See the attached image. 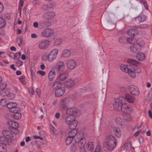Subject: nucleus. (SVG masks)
Returning <instances> with one entry per match:
<instances>
[{"instance_id": "58", "label": "nucleus", "mask_w": 152, "mask_h": 152, "mask_svg": "<svg viewBox=\"0 0 152 152\" xmlns=\"http://www.w3.org/2000/svg\"><path fill=\"white\" fill-rule=\"evenodd\" d=\"M6 56V54L4 52L0 51V57L2 58H5Z\"/></svg>"}, {"instance_id": "30", "label": "nucleus", "mask_w": 152, "mask_h": 152, "mask_svg": "<svg viewBox=\"0 0 152 152\" xmlns=\"http://www.w3.org/2000/svg\"><path fill=\"white\" fill-rule=\"evenodd\" d=\"M136 58L139 61H143L145 58V55L144 54L142 53H138L136 56Z\"/></svg>"}, {"instance_id": "25", "label": "nucleus", "mask_w": 152, "mask_h": 152, "mask_svg": "<svg viewBox=\"0 0 152 152\" xmlns=\"http://www.w3.org/2000/svg\"><path fill=\"white\" fill-rule=\"evenodd\" d=\"M56 76V72L54 70H50L48 74V78L50 81H53L55 77Z\"/></svg>"}, {"instance_id": "50", "label": "nucleus", "mask_w": 152, "mask_h": 152, "mask_svg": "<svg viewBox=\"0 0 152 152\" xmlns=\"http://www.w3.org/2000/svg\"><path fill=\"white\" fill-rule=\"evenodd\" d=\"M135 20L136 22L138 24H139L141 23H142L141 22V19L140 18V16H138L135 18Z\"/></svg>"}, {"instance_id": "36", "label": "nucleus", "mask_w": 152, "mask_h": 152, "mask_svg": "<svg viewBox=\"0 0 152 152\" xmlns=\"http://www.w3.org/2000/svg\"><path fill=\"white\" fill-rule=\"evenodd\" d=\"M14 114H13V116H14V118L16 119H19L21 117V114L20 113L18 112V111L17 112H13Z\"/></svg>"}, {"instance_id": "20", "label": "nucleus", "mask_w": 152, "mask_h": 152, "mask_svg": "<svg viewBox=\"0 0 152 152\" xmlns=\"http://www.w3.org/2000/svg\"><path fill=\"white\" fill-rule=\"evenodd\" d=\"M56 68L58 72L63 71L65 69L64 62L62 61H59L57 64Z\"/></svg>"}, {"instance_id": "62", "label": "nucleus", "mask_w": 152, "mask_h": 152, "mask_svg": "<svg viewBox=\"0 0 152 152\" xmlns=\"http://www.w3.org/2000/svg\"><path fill=\"white\" fill-rule=\"evenodd\" d=\"M131 144L130 143H128L126 144L125 145V147L126 148L127 146L126 149L127 148L129 149V148H131Z\"/></svg>"}, {"instance_id": "27", "label": "nucleus", "mask_w": 152, "mask_h": 152, "mask_svg": "<svg viewBox=\"0 0 152 152\" xmlns=\"http://www.w3.org/2000/svg\"><path fill=\"white\" fill-rule=\"evenodd\" d=\"M113 132L116 137L118 138L121 137L122 133L119 128L118 127L114 128L113 129Z\"/></svg>"}, {"instance_id": "59", "label": "nucleus", "mask_w": 152, "mask_h": 152, "mask_svg": "<svg viewBox=\"0 0 152 152\" xmlns=\"http://www.w3.org/2000/svg\"><path fill=\"white\" fill-rule=\"evenodd\" d=\"M16 63L19 66H20L23 65V62L22 61L20 60H18L17 61Z\"/></svg>"}, {"instance_id": "43", "label": "nucleus", "mask_w": 152, "mask_h": 152, "mask_svg": "<svg viewBox=\"0 0 152 152\" xmlns=\"http://www.w3.org/2000/svg\"><path fill=\"white\" fill-rule=\"evenodd\" d=\"M74 139L69 136H68L66 139V145H69L72 141V140Z\"/></svg>"}, {"instance_id": "7", "label": "nucleus", "mask_w": 152, "mask_h": 152, "mask_svg": "<svg viewBox=\"0 0 152 152\" xmlns=\"http://www.w3.org/2000/svg\"><path fill=\"white\" fill-rule=\"evenodd\" d=\"M58 53V50L57 49H54L52 50L48 55V61L51 62L55 60L57 57Z\"/></svg>"}, {"instance_id": "17", "label": "nucleus", "mask_w": 152, "mask_h": 152, "mask_svg": "<svg viewBox=\"0 0 152 152\" xmlns=\"http://www.w3.org/2000/svg\"><path fill=\"white\" fill-rule=\"evenodd\" d=\"M68 136L74 139L75 140L80 136L79 134H77V131L76 129L70 131L68 133Z\"/></svg>"}, {"instance_id": "56", "label": "nucleus", "mask_w": 152, "mask_h": 152, "mask_svg": "<svg viewBox=\"0 0 152 152\" xmlns=\"http://www.w3.org/2000/svg\"><path fill=\"white\" fill-rule=\"evenodd\" d=\"M37 73L42 76H44L45 74V72L40 70H38L37 71Z\"/></svg>"}, {"instance_id": "5", "label": "nucleus", "mask_w": 152, "mask_h": 152, "mask_svg": "<svg viewBox=\"0 0 152 152\" xmlns=\"http://www.w3.org/2000/svg\"><path fill=\"white\" fill-rule=\"evenodd\" d=\"M7 124L9 126V129L11 130L14 134H18L19 131L17 128L19 127L18 124L12 121H8L7 122Z\"/></svg>"}, {"instance_id": "9", "label": "nucleus", "mask_w": 152, "mask_h": 152, "mask_svg": "<svg viewBox=\"0 0 152 152\" xmlns=\"http://www.w3.org/2000/svg\"><path fill=\"white\" fill-rule=\"evenodd\" d=\"M17 104L15 102H9L7 104V107L10 112H17L19 111V108L17 107Z\"/></svg>"}, {"instance_id": "8", "label": "nucleus", "mask_w": 152, "mask_h": 152, "mask_svg": "<svg viewBox=\"0 0 152 152\" xmlns=\"http://www.w3.org/2000/svg\"><path fill=\"white\" fill-rule=\"evenodd\" d=\"M128 90L133 95L137 96L140 93V91L138 88L136 86L131 85L128 87Z\"/></svg>"}, {"instance_id": "64", "label": "nucleus", "mask_w": 152, "mask_h": 152, "mask_svg": "<svg viewBox=\"0 0 152 152\" xmlns=\"http://www.w3.org/2000/svg\"><path fill=\"white\" fill-rule=\"evenodd\" d=\"M31 36L32 38H36L38 37L37 35L34 33L31 34Z\"/></svg>"}, {"instance_id": "57", "label": "nucleus", "mask_w": 152, "mask_h": 152, "mask_svg": "<svg viewBox=\"0 0 152 152\" xmlns=\"http://www.w3.org/2000/svg\"><path fill=\"white\" fill-rule=\"evenodd\" d=\"M101 150V147L100 146L98 145L97 146L94 152H100Z\"/></svg>"}, {"instance_id": "28", "label": "nucleus", "mask_w": 152, "mask_h": 152, "mask_svg": "<svg viewBox=\"0 0 152 152\" xmlns=\"http://www.w3.org/2000/svg\"><path fill=\"white\" fill-rule=\"evenodd\" d=\"M71 54L70 50L68 49H65L62 51L61 55L63 57L67 58L69 57Z\"/></svg>"}, {"instance_id": "32", "label": "nucleus", "mask_w": 152, "mask_h": 152, "mask_svg": "<svg viewBox=\"0 0 152 152\" xmlns=\"http://www.w3.org/2000/svg\"><path fill=\"white\" fill-rule=\"evenodd\" d=\"M62 83L59 81H56L54 84L53 86V88L55 89H56L58 88H61Z\"/></svg>"}, {"instance_id": "48", "label": "nucleus", "mask_w": 152, "mask_h": 152, "mask_svg": "<svg viewBox=\"0 0 152 152\" xmlns=\"http://www.w3.org/2000/svg\"><path fill=\"white\" fill-rule=\"evenodd\" d=\"M139 16H140V18L141 19V22H143L145 21L147 19L146 16L144 15H141Z\"/></svg>"}, {"instance_id": "24", "label": "nucleus", "mask_w": 152, "mask_h": 152, "mask_svg": "<svg viewBox=\"0 0 152 152\" xmlns=\"http://www.w3.org/2000/svg\"><path fill=\"white\" fill-rule=\"evenodd\" d=\"M75 84V81L72 79L68 80L65 83V85L66 87L68 88L73 87Z\"/></svg>"}, {"instance_id": "10", "label": "nucleus", "mask_w": 152, "mask_h": 152, "mask_svg": "<svg viewBox=\"0 0 152 152\" xmlns=\"http://www.w3.org/2000/svg\"><path fill=\"white\" fill-rule=\"evenodd\" d=\"M53 33L54 31L53 29L50 28H47L42 32L41 34L42 37L48 38L52 36Z\"/></svg>"}, {"instance_id": "19", "label": "nucleus", "mask_w": 152, "mask_h": 152, "mask_svg": "<svg viewBox=\"0 0 152 152\" xmlns=\"http://www.w3.org/2000/svg\"><path fill=\"white\" fill-rule=\"evenodd\" d=\"M68 76V73L66 71L64 72L60 73L57 76V79L59 81H63L67 78Z\"/></svg>"}, {"instance_id": "34", "label": "nucleus", "mask_w": 152, "mask_h": 152, "mask_svg": "<svg viewBox=\"0 0 152 152\" xmlns=\"http://www.w3.org/2000/svg\"><path fill=\"white\" fill-rule=\"evenodd\" d=\"M0 143V152H6L7 149L6 145H6L2 142H1Z\"/></svg>"}, {"instance_id": "42", "label": "nucleus", "mask_w": 152, "mask_h": 152, "mask_svg": "<svg viewBox=\"0 0 152 152\" xmlns=\"http://www.w3.org/2000/svg\"><path fill=\"white\" fill-rule=\"evenodd\" d=\"M62 42V39L60 38L56 39L54 42V45L56 46H58L60 45Z\"/></svg>"}, {"instance_id": "26", "label": "nucleus", "mask_w": 152, "mask_h": 152, "mask_svg": "<svg viewBox=\"0 0 152 152\" xmlns=\"http://www.w3.org/2000/svg\"><path fill=\"white\" fill-rule=\"evenodd\" d=\"M129 35L132 37H134L138 34V31L135 29H130L127 32Z\"/></svg>"}, {"instance_id": "44", "label": "nucleus", "mask_w": 152, "mask_h": 152, "mask_svg": "<svg viewBox=\"0 0 152 152\" xmlns=\"http://www.w3.org/2000/svg\"><path fill=\"white\" fill-rule=\"evenodd\" d=\"M149 25L146 24H142L138 25V27L140 28H148Z\"/></svg>"}, {"instance_id": "49", "label": "nucleus", "mask_w": 152, "mask_h": 152, "mask_svg": "<svg viewBox=\"0 0 152 152\" xmlns=\"http://www.w3.org/2000/svg\"><path fill=\"white\" fill-rule=\"evenodd\" d=\"M133 69L134 71H133V72L135 73L136 72L139 73L140 72H141V69L137 66L136 69L135 68V69Z\"/></svg>"}, {"instance_id": "13", "label": "nucleus", "mask_w": 152, "mask_h": 152, "mask_svg": "<svg viewBox=\"0 0 152 152\" xmlns=\"http://www.w3.org/2000/svg\"><path fill=\"white\" fill-rule=\"evenodd\" d=\"M78 113V110L75 108H70L66 110V114L69 116H71L75 117Z\"/></svg>"}, {"instance_id": "16", "label": "nucleus", "mask_w": 152, "mask_h": 152, "mask_svg": "<svg viewBox=\"0 0 152 152\" xmlns=\"http://www.w3.org/2000/svg\"><path fill=\"white\" fill-rule=\"evenodd\" d=\"M55 15L54 12L50 11L45 12L42 15V18L46 20H51Z\"/></svg>"}, {"instance_id": "61", "label": "nucleus", "mask_w": 152, "mask_h": 152, "mask_svg": "<svg viewBox=\"0 0 152 152\" xmlns=\"http://www.w3.org/2000/svg\"><path fill=\"white\" fill-rule=\"evenodd\" d=\"M4 7L2 4L0 2V13H1L4 10Z\"/></svg>"}, {"instance_id": "52", "label": "nucleus", "mask_w": 152, "mask_h": 152, "mask_svg": "<svg viewBox=\"0 0 152 152\" xmlns=\"http://www.w3.org/2000/svg\"><path fill=\"white\" fill-rule=\"evenodd\" d=\"M119 40L120 43H124L126 41V38L124 37H121L119 39Z\"/></svg>"}, {"instance_id": "4", "label": "nucleus", "mask_w": 152, "mask_h": 152, "mask_svg": "<svg viewBox=\"0 0 152 152\" xmlns=\"http://www.w3.org/2000/svg\"><path fill=\"white\" fill-rule=\"evenodd\" d=\"M124 99L121 97L115 99V102L113 103L114 109L118 111H121L123 104L124 103Z\"/></svg>"}, {"instance_id": "21", "label": "nucleus", "mask_w": 152, "mask_h": 152, "mask_svg": "<svg viewBox=\"0 0 152 152\" xmlns=\"http://www.w3.org/2000/svg\"><path fill=\"white\" fill-rule=\"evenodd\" d=\"M51 25V22L49 21L42 20L39 23V26L40 28L50 26Z\"/></svg>"}, {"instance_id": "14", "label": "nucleus", "mask_w": 152, "mask_h": 152, "mask_svg": "<svg viewBox=\"0 0 152 152\" xmlns=\"http://www.w3.org/2000/svg\"><path fill=\"white\" fill-rule=\"evenodd\" d=\"M127 61L129 64V66L132 69L135 68L136 69L137 67V65L140 62L136 61L135 59L130 58H128L127 60Z\"/></svg>"}, {"instance_id": "37", "label": "nucleus", "mask_w": 152, "mask_h": 152, "mask_svg": "<svg viewBox=\"0 0 152 152\" xmlns=\"http://www.w3.org/2000/svg\"><path fill=\"white\" fill-rule=\"evenodd\" d=\"M6 25L5 20L3 18L0 17V28L4 27Z\"/></svg>"}, {"instance_id": "39", "label": "nucleus", "mask_w": 152, "mask_h": 152, "mask_svg": "<svg viewBox=\"0 0 152 152\" xmlns=\"http://www.w3.org/2000/svg\"><path fill=\"white\" fill-rule=\"evenodd\" d=\"M87 148L89 150H91L94 148L93 143L92 142H89L87 144Z\"/></svg>"}, {"instance_id": "33", "label": "nucleus", "mask_w": 152, "mask_h": 152, "mask_svg": "<svg viewBox=\"0 0 152 152\" xmlns=\"http://www.w3.org/2000/svg\"><path fill=\"white\" fill-rule=\"evenodd\" d=\"M77 124V121L75 120H73V121L68 125L69 128L70 129H74L75 128Z\"/></svg>"}, {"instance_id": "15", "label": "nucleus", "mask_w": 152, "mask_h": 152, "mask_svg": "<svg viewBox=\"0 0 152 152\" xmlns=\"http://www.w3.org/2000/svg\"><path fill=\"white\" fill-rule=\"evenodd\" d=\"M75 142L77 143L80 148H83L86 143V140L85 138L79 137L77 138L75 140Z\"/></svg>"}, {"instance_id": "55", "label": "nucleus", "mask_w": 152, "mask_h": 152, "mask_svg": "<svg viewBox=\"0 0 152 152\" xmlns=\"http://www.w3.org/2000/svg\"><path fill=\"white\" fill-rule=\"evenodd\" d=\"M0 95L3 96H7V93H5L4 90H2L0 91Z\"/></svg>"}, {"instance_id": "54", "label": "nucleus", "mask_w": 152, "mask_h": 152, "mask_svg": "<svg viewBox=\"0 0 152 152\" xmlns=\"http://www.w3.org/2000/svg\"><path fill=\"white\" fill-rule=\"evenodd\" d=\"M25 78V76L24 75H22L19 78V80L22 83V84H25V83H23V82H24V79Z\"/></svg>"}, {"instance_id": "60", "label": "nucleus", "mask_w": 152, "mask_h": 152, "mask_svg": "<svg viewBox=\"0 0 152 152\" xmlns=\"http://www.w3.org/2000/svg\"><path fill=\"white\" fill-rule=\"evenodd\" d=\"M7 86V84L6 83H3L1 86V88L2 89V90H3V89H4Z\"/></svg>"}, {"instance_id": "18", "label": "nucleus", "mask_w": 152, "mask_h": 152, "mask_svg": "<svg viewBox=\"0 0 152 152\" xmlns=\"http://www.w3.org/2000/svg\"><path fill=\"white\" fill-rule=\"evenodd\" d=\"M76 65V62L74 60L69 59L66 61V66L67 67L70 69L74 68Z\"/></svg>"}, {"instance_id": "45", "label": "nucleus", "mask_w": 152, "mask_h": 152, "mask_svg": "<svg viewBox=\"0 0 152 152\" xmlns=\"http://www.w3.org/2000/svg\"><path fill=\"white\" fill-rule=\"evenodd\" d=\"M15 94H14L10 93L8 94V93H7V96L8 98L10 100L13 99L15 97Z\"/></svg>"}, {"instance_id": "63", "label": "nucleus", "mask_w": 152, "mask_h": 152, "mask_svg": "<svg viewBox=\"0 0 152 152\" xmlns=\"http://www.w3.org/2000/svg\"><path fill=\"white\" fill-rule=\"evenodd\" d=\"M51 130L52 131L53 133V134H55L56 133V129L53 126H51Z\"/></svg>"}, {"instance_id": "46", "label": "nucleus", "mask_w": 152, "mask_h": 152, "mask_svg": "<svg viewBox=\"0 0 152 152\" xmlns=\"http://www.w3.org/2000/svg\"><path fill=\"white\" fill-rule=\"evenodd\" d=\"M48 8L51 9L54 7L56 6V4L54 2H50L48 4Z\"/></svg>"}, {"instance_id": "47", "label": "nucleus", "mask_w": 152, "mask_h": 152, "mask_svg": "<svg viewBox=\"0 0 152 152\" xmlns=\"http://www.w3.org/2000/svg\"><path fill=\"white\" fill-rule=\"evenodd\" d=\"M41 9L44 10H48V4H43L41 7Z\"/></svg>"}, {"instance_id": "51", "label": "nucleus", "mask_w": 152, "mask_h": 152, "mask_svg": "<svg viewBox=\"0 0 152 152\" xmlns=\"http://www.w3.org/2000/svg\"><path fill=\"white\" fill-rule=\"evenodd\" d=\"M20 54L21 53L20 52L16 53L14 55L15 58H16L17 59L19 58L20 57Z\"/></svg>"}, {"instance_id": "35", "label": "nucleus", "mask_w": 152, "mask_h": 152, "mask_svg": "<svg viewBox=\"0 0 152 152\" xmlns=\"http://www.w3.org/2000/svg\"><path fill=\"white\" fill-rule=\"evenodd\" d=\"M130 50L132 52L135 53L138 51L139 49L137 46L133 45L130 47Z\"/></svg>"}, {"instance_id": "3", "label": "nucleus", "mask_w": 152, "mask_h": 152, "mask_svg": "<svg viewBox=\"0 0 152 152\" xmlns=\"http://www.w3.org/2000/svg\"><path fill=\"white\" fill-rule=\"evenodd\" d=\"M121 111L124 114V120L126 121H129L131 120L132 116L130 114L133 113L134 110L131 105L126 103H124Z\"/></svg>"}, {"instance_id": "6", "label": "nucleus", "mask_w": 152, "mask_h": 152, "mask_svg": "<svg viewBox=\"0 0 152 152\" xmlns=\"http://www.w3.org/2000/svg\"><path fill=\"white\" fill-rule=\"evenodd\" d=\"M128 66L122 64L120 66L121 69L123 72H127L129 75L132 78H134L136 77V75L131 69L128 68Z\"/></svg>"}, {"instance_id": "40", "label": "nucleus", "mask_w": 152, "mask_h": 152, "mask_svg": "<svg viewBox=\"0 0 152 152\" xmlns=\"http://www.w3.org/2000/svg\"><path fill=\"white\" fill-rule=\"evenodd\" d=\"M77 143L75 142L71 146L70 148L72 152H74L76 151L77 148Z\"/></svg>"}, {"instance_id": "23", "label": "nucleus", "mask_w": 152, "mask_h": 152, "mask_svg": "<svg viewBox=\"0 0 152 152\" xmlns=\"http://www.w3.org/2000/svg\"><path fill=\"white\" fill-rule=\"evenodd\" d=\"M125 98L126 101L130 103H133L135 100L134 96L129 94H127L125 95Z\"/></svg>"}, {"instance_id": "1", "label": "nucleus", "mask_w": 152, "mask_h": 152, "mask_svg": "<svg viewBox=\"0 0 152 152\" xmlns=\"http://www.w3.org/2000/svg\"><path fill=\"white\" fill-rule=\"evenodd\" d=\"M13 132L10 129H4L2 132V136L0 137V141L6 145H10L12 142L11 140L13 138Z\"/></svg>"}, {"instance_id": "22", "label": "nucleus", "mask_w": 152, "mask_h": 152, "mask_svg": "<svg viewBox=\"0 0 152 152\" xmlns=\"http://www.w3.org/2000/svg\"><path fill=\"white\" fill-rule=\"evenodd\" d=\"M65 89L64 87L55 90V94L57 97H61L65 93Z\"/></svg>"}, {"instance_id": "31", "label": "nucleus", "mask_w": 152, "mask_h": 152, "mask_svg": "<svg viewBox=\"0 0 152 152\" xmlns=\"http://www.w3.org/2000/svg\"><path fill=\"white\" fill-rule=\"evenodd\" d=\"M116 123L118 125H123L125 124V122L123 119L120 117H117L115 119Z\"/></svg>"}, {"instance_id": "2", "label": "nucleus", "mask_w": 152, "mask_h": 152, "mask_svg": "<svg viewBox=\"0 0 152 152\" xmlns=\"http://www.w3.org/2000/svg\"><path fill=\"white\" fill-rule=\"evenodd\" d=\"M117 141L115 137L112 135H110L107 137L105 141L103 143V147L105 149L113 150L115 147Z\"/></svg>"}, {"instance_id": "29", "label": "nucleus", "mask_w": 152, "mask_h": 152, "mask_svg": "<svg viewBox=\"0 0 152 152\" xmlns=\"http://www.w3.org/2000/svg\"><path fill=\"white\" fill-rule=\"evenodd\" d=\"M75 120V117L71 116H68L66 117L65 119V123L67 125L73 121V120Z\"/></svg>"}, {"instance_id": "11", "label": "nucleus", "mask_w": 152, "mask_h": 152, "mask_svg": "<svg viewBox=\"0 0 152 152\" xmlns=\"http://www.w3.org/2000/svg\"><path fill=\"white\" fill-rule=\"evenodd\" d=\"M70 104L69 99L66 97L62 99L60 102V107L62 109L66 108Z\"/></svg>"}, {"instance_id": "12", "label": "nucleus", "mask_w": 152, "mask_h": 152, "mask_svg": "<svg viewBox=\"0 0 152 152\" xmlns=\"http://www.w3.org/2000/svg\"><path fill=\"white\" fill-rule=\"evenodd\" d=\"M50 44L49 41L46 40H43L39 43L38 48L40 49L43 50L47 48Z\"/></svg>"}, {"instance_id": "41", "label": "nucleus", "mask_w": 152, "mask_h": 152, "mask_svg": "<svg viewBox=\"0 0 152 152\" xmlns=\"http://www.w3.org/2000/svg\"><path fill=\"white\" fill-rule=\"evenodd\" d=\"M7 100L5 98H3L0 100V105L2 106H7Z\"/></svg>"}, {"instance_id": "53", "label": "nucleus", "mask_w": 152, "mask_h": 152, "mask_svg": "<svg viewBox=\"0 0 152 152\" xmlns=\"http://www.w3.org/2000/svg\"><path fill=\"white\" fill-rule=\"evenodd\" d=\"M42 59L44 61H47L48 60V55H46L45 54L43 55L42 56Z\"/></svg>"}, {"instance_id": "38", "label": "nucleus", "mask_w": 152, "mask_h": 152, "mask_svg": "<svg viewBox=\"0 0 152 152\" xmlns=\"http://www.w3.org/2000/svg\"><path fill=\"white\" fill-rule=\"evenodd\" d=\"M137 45L140 46L142 47L144 45V42L141 38H139L137 40Z\"/></svg>"}]
</instances>
